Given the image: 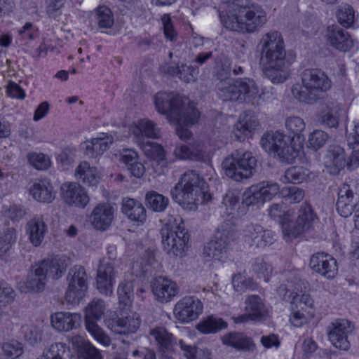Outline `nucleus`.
Here are the masks:
<instances>
[{
    "mask_svg": "<svg viewBox=\"0 0 359 359\" xmlns=\"http://www.w3.org/2000/svg\"><path fill=\"white\" fill-rule=\"evenodd\" d=\"M259 64L264 75L273 83L285 82L290 76L286 50L281 34L271 31L260 40Z\"/></svg>",
    "mask_w": 359,
    "mask_h": 359,
    "instance_id": "nucleus-1",
    "label": "nucleus"
},
{
    "mask_svg": "<svg viewBox=\"0 0 359 359\" xmlns=\"http://www.w3.org/2000/svg\"><path fill=\"white\" fill-rule=\"evenodd\" d=\"M223 26L230 31L252 34L259 30L267 22L263 8L257 3L240 1L229 3L225 13L219 14Z\"/></svg>",
    "mask_w": 359,
    "mask_h": 359,
    "instance_id": "nucleus-2",
    "label": "nucleus"
},
{
    "mask_svg": "<svg viewBox=\"0 0 359 359\" xmlns=\"http://www.w3.org/2000/svg\"><path fill=\"white\" fill-rule=\"evenodd\" d=\"M170 193L176 203L189 210H196L198 204L211 199V194L201 185L199 175L194 170L185 172Z\"/></svg>",
    "mask_w": 359,
    "mask_h": 359,
    "instance_id": "nucleus-3",
    "label": "nucleus"
},
{
    "mask_svg": "<svg viewBox=\"0 0 359 359\" xmlns=\"http://www.w3.org/2000/svg\"><path fill=\"white\" fill-rule=\"evenodd\" d=\"M157 111L166 115L170 121L196 123L200 116L198 109L187 98L174 93L159 92L154 97Z\"/></svg>",
    "mask_w": 359,
    "mask_h": 359,
    "instance_id": "nucleus-4",
    "label": "nucleus"
},
{
    "mask_svg": "<svg viewBox=\"0 0 359 359\" xmlns=\"http://www.w3.org/2000/svg\"><path fill=\"white\" fill-rule=\"evenodd\" d=\"M302 86H295L292 92L300 102L312 104L320 99V93L331 88V81L319 69H306L302 73Z\"/></svg>",
    "mask_w": 359,
    "mask_h": 359,
    "instance_id": "nucleus-5",
    "label": "nucleus"
},
{
    "mask_svg": "<svg viewBox=\"0 0 359 359\" xmlns=\"http://www.w3.org/2000/svg\"><path fill=\"white\" fill-rule=\"evenodd\" d=\"M257 160L250 151H235L222 163L224 174L233 181L241 182L254 175Z\"/></svg>",
    "mask_w": 359,
    "mask_h": 359,
    "instance_id": "nucleus-6",
    "label": "nucleus"
},
{
    "mask_svg": "<svg viewBox=\"0 0 359 359\" xmlns=\"http://www.w3.org/2000/svg\"><path fill=\"white\" fill-rule=\"evenodd\" d=\"M237 233L232 223H222L217 229L215 236L203 248V255L210 260L224 262L231 244L236 240Z\"/></svg>",
    "mask_w": 359,
    "mask_h": 359,
    "instance_id": "nucleus-7",
    "label": "nucleus"
},
{
    "mask_svg": "<svg viewBox=\"0 0 359 359\" xmlns=\"http://www.w3.org/2000/svg\"><path fill=\"white\" fill-rule=\"evenodd\" d=\"M163 250L169 255L182 256L187 248L189 235L182 218H174L161 230Z\"/></svg>",
    "mask_w": 359,
    "mask_h": 359,
    "instance_id": "nucleus-8",
    "label": "nucleus"
},
{
    "mask_svg": "<svg viewBox=\"0 0 359 359\" xmlns=\"http://www.w3.org/2000/svg\"><path fill=\"white\" fill-rule=\"evenodd\" d=\"M260 144L267 153L277 156L281 162L292 163L297 157L295 149L289 144V138L281 133L269 132L264 134Z\"/></svg>",
    "mask_w": 359,
    "mask_h": 359,
    "instance_id": "nucleus-9",
    "label": "nucleus"
},
{
    "mask_svg": "<svg viewBox=\"0 0 359 359\" xmlns=\"http://www.w3.org/2000/svg\"><path fill=\"white\" fill-rule=\"evenodd\" d=\"M319 222V218L312 206L305 203L299 209L296 220L290 219L289 224L283 225V233L290 239L305 233H311L315 230Z\"/></svg>",
    "mask_w": 359,
    "mask_h": 359,
    "instance_id": "nucleus-10",
    "label": "nucleus"
},
{
    "mask_svg": "<svg viewBox=\"0 0 359 359\" xmlns=\"http://www.w3.org/2000/svg\"><path fill=\"white\" fill-rule=\"evenodd\" d=\"M105 309V304L102 299H93L86 308L85 320L86 329L93 338L104 346H108L111 343L110 338L96 323L102 318Z\"/></svg>",
    "mask_w": 359,
    "mask_h": 359,
    "instance_id": "nucleus-11",
    "label": "nucleus"
},
{
    "mask_svg": "<svg viewBox=\"0 0 359 359\" xmlns=\"http://www.w3.org/2000/svg\"><path fill=\"white\" fill-rule=\"evenodd\" d=\"M67 289L65 299L69 304H79L86 296L88 290V274L81 265L72 267L67 276Z\"/></svg>",
    "mask_w": 359,
    "mask_h": 359,
    "instance_id": "nucleus-12",
    "label": "nucleus"
},
{
    "mask_svg": "<svg viewBox=\"0 0 359 359\" xmlns=\"http://www.w3.org/2000/svg\"><path fill=\"white\" fill-rule=\"evenodd\" d=\"M106 326L114 334L128 335L137 332L141 321L134 312L118 311L110 312L104 320Z\"/></svg>",
    "mask_w": 359,
    "mask_h": 359,
    "instance_id": "nucleus-13",
    "label": "nucleus"
},
{
    "mask_svg": "<svg viewBox=\"0 0 359 359\" xmlns=\"http://www.w3.org/2000/svg\"><path fill=\"white\" fill-rule=\"evenodd\" d=\"M353 329L352 323L346 319L334 320L327 327L328 339L336 348L348 350L350 347L348 336Z\"/></svg>",
    "mask_w": 359,
    "mask_h": 359,
    "instance_id": "nucleus-14",
    "label": "nucleus"
},
{
    "mask_svg": "<svg viewBox=\"0 0 359 359\" xmlns=\"http://www.w3.org/2000/svg\"><path fill=\"white\" fill-rule=\"evenodd\" d=\"M358 187L355 183H344L339 187L336 203L337 210L343 217L352 215L359 201Z\"/></svg>",
    "mask_w": 359,
    "mask_h": 359,
    "instance_id": "nucleus-15",
    "label": "nucleus"
},
{
    "mask_svg": "<svg viewBox=\"0 0 359 359\" xmlns=\"http://www.w3.org/2000/svg\"><path fill=\"white\" fill-rule=\"evenodd\" d=\"M203 310V303L198 298L186 296L175 304L174 314L179 320L188 323L197 319Z\"/></svg>",
    "mask_w": 359,
    "mask_h": 359,
    "instance_id": "nucleus-16",
    "label": "nucleus"
},
{
    "mask_svg": "<svg viewBox=\"0 0 359 359\" xmlns=\"http://www.w3.org/2000/svg\"><path fill=\"white\" fill-rule=\"evenodd\" d=\"M149 339L156 346L161 355H175L176 339L164 327L150 329Z\"/></svg>",
    "mask_w": 359,
    "mask_h": 359,
    "instance_id": "nucleus-17",
    "label": "nucleus"
},
{
    "mask_svg": "<svg viewBox=\"0 0 359 359\" xmlns=\"http://www.w3.org/2000/svg\"><path fill=\"white\" fill-rule=\"evenodd\" d=\"M116 275L114 262L103 259L98 266L96 278V287L101 294L108 296L112 293Z\"/></svg>",
    "mask_w": 359,
    "mask_h": 359,
    "instance_id": "nucleus-18",
    "label": "nucleus"
},
{
    "mask_svg": "<svg viewBox=\"0 0 359 359\" xmlns=\"http://www.w3.org/2000/svg\"><path fill=\"white\" fill-rule=\"evenodd\" d=\"M61 194L64 201L69 205L84 208L90 198L85 188L77 182H65L61 186Z\"/></svg>",
    "mask_w": 359,
    "mask_h": 359,
    "instance_id": "nucleus-19",
    "label": "nucleus"
},
{
    "mask_svg": "<svg viewBox=\"0 0 359 359\" xmlns=\"http://www.w3.org/2000/svg\"><path fill=\"white\" fill-rule=\"evenodd\" d=\"M310 268L327 279L335 277L338 271L336 259L324 252L313 254L309 262Z\"/></svg>",
    "mask_w": 359,
    "mask_h": 359,
    "instance_id": "nucleus-20",
    "label": "nucleus"
},
{
    "mask_svg": "<svg viewBox=\"0 0 359 359\" xmlns=\"http://www.w3.org/2000/svg\"><path fill=\"white\" fill-rule=\"evenodd\" d=\"M245 242L250 246L263 248L272 243L273 234L257 224H250L243 229Z\"/></svg>",
    "mask_w": 359,
    "mask_h": 359,
    "instance_id": "nucleus-21",
    "label": "nucleus"
},
{
    "mask_svg": "<svg viewBox=\"0 0 359 359\" xmlns=\"http://www.w3.org/2000/svg\"><path fill=\"white\" fill-rule=\"evenodd\" d=\"M151 287L156 299L162 303L171 301L179 292L176 283L163 276L156 277L151 282Z\"/></svg>",
    "mask_w": 359,
    "mask_h": 359,
    "instance_id": "nucleus-22",
    "label": "nucleus"
},
{
    "mask_svg": "<svg viewBox=\"0 0 359 359\" xmlns=\"http://www.w3.org/2000/svg\"><path fill=\"white\" fill-rule=\"evenodd\" d=\"M327 39L332 46L342 52L350 50L354 45L350 34L338 26L328 27Z\"/></svg>",
    "mask_w": 359,
    "mask_h": 359,
    "instance_id": "nucleus-23",
    "label": "nucleus"
},
{
    "mask_svg": "<svg viewBox=\"0 0 359 359\" xmlns=\"http://www.w3.org/2000/svg\"><path fill=\"white\" fill-rule=\"evenodd\" d=\"M114 208L108 204H100L94 208L90 221L97 230L105 231L111 225L114 219Z\"/></svg>",
    "mask_w": 359,
    "mask_h": 359,
    "instance_id": "nucleus-24",
    "label": "nucleus"
},
{
    "mask_svg": "<svg viewBox=\"0 0 359 359\" xmlns=\"http://www.w3.org/2000/svg\"><path fill=\"white\" fill-rule=\"evenodd\" d=\"M259 124L257 116L251 111L241 114L234 126L236 138L241 141L248 137Z\"/></svg>",
    "mask_w": 359,
    "mask_h": 359,
    "instance_id": "nucleus-25",
    "label": "nucleus"
},
{
    "mask_svg": "<svg viewBox=\"0 0 359 359\" xmlns=\"http://www.w3.org/2000/svg\"><path fill=\"white\" fill-rule=\"evenodd\" d=\"M53 327L60 332H69L79 326L81 316L77 313L57 312L50 317Z\"/></svg>",
    "mask_w": 359,
    "mask_h": 359,
    "instance_id": "nucleus-26",
    "label": "nucleus"
},
{
    "mask_svg": "<svg viewBox=\"0 0 359 359\" xmlns=\"http://www.w3.org/2000/svg\"><path fill=\"white\" fill-rule=\"evenodd\" d=\"M48 231V226L43 215L36 216L31 219L26 224V233L31 243L39 246Z\"/></svg>",
    "mask_w": 359,
    "mask_h": 359,
    "instance_id": "nucleus-27",
    "label": "nucleus"
},
{
    "mask_svg": "<svg viewBox=\"0 0 359 359\" xmlns=\"http://www.w3.org/2000/svg\"><path fill=\"white\" fill-rule=\"evenodd\" d=\"M221 340L224 345L238 351H253L255 347L252 339L243 332H229L224 334Z\"/></svg>",
    "mask_w": 359,
    "mask_h": 359,
    "instance_id": "nucleus-28",
    "label": "nucleus"
},
{
    "mask_svg": "<svg viewBox=\"0 0 359 359\" xmlns=\"http://www.w3.org/2000/svg\"><path fill=\"white\" fill-rule=\"evenodd\" d=\"M39 265L47 278L58 279L65 272L68 263L65 257L57 255L40 262Z\"/></svg>",
    "mask_w": 359,
    "mask_h": 359,
    "instance_id": "nucleus-29",
    "label": "nucleus"
},
{
    "mask_svg": "<svg viewBox=\"0 0 359 359\" xmlns=\"http://www.w3.org/2000/svg\"><path fill=\"white\" fill-rule=\"evenodd\" d=\"M74 177L79 182L93 187L99 183L100 173L96 167L91 166L88 162L84 161L76 168Z\"/></svg>",
    "mask_w": 359,
    "mask_h": 359,
    "instance_id": "nucleus-30",
    "label": "nucleus"
},
{
    "mask_svg": "<svg viewBox=\"0 0 359 359\" xmlns=\"http://www.w3.org/2000/svg\"><path fill=\"white\" fill-rule=\"evenodd\" d=\"M245 311L251 316V320H265L269 312L262 299L258 295H250L245 301Z\"/></svg>",
    "mask_w": 359,
    "mask_h": 359,
    "instance_id": "nucleus-31",
    "label": "nucleus"
},
{
    "mask_svg": "<svg viewBox=\"0 0 359 359\" xmlns=\"http://www.w3.org/2000/svg\"><path fill=\"white\" fill-rule=\"evenodd\" d=\"M122 212L133 222L142 224L146 221V209L140 201L133 198H127L123 201Z\"/></svg>",
    "mask_w": 359,
    "mask_h": 359,
    "instance_id": "nucleus-32",
    "label": "nucleus"
},
{
    "mask_svg": "<svg viewBox=\"0 0 359 359\" xmlns=\"http://www.w3.org/2000/svg\"><path fill=\"white\" fill-rule=\"evenodd\" d=\"M113 142L114 138L111 135L102 134L101 137L85 142V153L90 157L97 158L109 149Z\"/></svg>",
    "mask_w": 359,
    "mask_h": 359,
    "instance_id": "nucleus-33",
    "label": "nucleus"
},
{
    "mask_svg": "<svg viewBox=\"0 0 359 359\" xmlns=\"http://www.w3.org/2000/svg\"><path fill=\"white\" fill-rule=\"evenodd\" d=\"M135 142L144 141V137L158 139L160 137L159 129L154 122L149 119H141L132 128Z\"/></svg>",
    "mask_w": 359,
    "mask_h": 359,
    "instance_id": "nucleus-34",
    "label": "nucleus"
},
{
    "mask_svg": "<svg viewBox=\"0 0 359 359\" xmlns=\"http://www.w3.org/2000/svg\"><path fill=\"white\" fill-rule=\"evenodd\" d=\"M29 193L39 202L50 203L55 198L53 187L48 180L34 183L29 188Z\"/></svg>",
    "mask_w": 359,
    "mask_h": 359,
    "instance_id": "nucleus-35",
    "label": "nucleus"
},
{
    "mask_svg": "<svg viewBox=\"0 0 359 359\" xmlns=\"http://www.w3.org/2000/svg\"><path fill=\"white\" fill-rule=\"evenodd\" d=\"M343 115L347 120L346 113L341 107L339 106L327 107L321 112L319 121L325 128H337L339 126V119Z\"/></svg>",
    "mask_w": 359,
    "mask_h": 359,
    "instance_id": "nucleus-36",
    "label": "nucleus"
},
{
    "mask_svg": "<svg viewBox=\"0 0 359 359\" xmlns=\"http://www.w3.org/2000/svg\"><path fill=\"white\" fill-rule=\"evenodd\" d=\"M47 283V277L39 264L34 265L29 272L26 281L28 290L39 292L43 291Z\"/></svg>",
    "mask_w": 359,
    "mask_h": 359,
    "instance_id": "nucleus-37",
    "label": "nucleus"
},
{
    "mask_svg": "<svg viewBox=\"0 0 359 359\" xmlns=\"http://www.w3.org/2000/svg\"><path fill=\"white\" fill-rule=\"evenodd\" d=\"M227 327V323L222 318L211 315L202 320L196 325V329L203 334H215Z\"/></svg>",
    "mask_w": 359,
    "mask_h": 359,
    "instance_id": "nucleus-38",
    "label": "nucleus"
},
{
    "mask_svg": "<svg viewBox=\"0 0 359 359\" xmlns=\"http://www.w3.org/2000/svg\"><path fill=\"white\" fill-rule=\"evenodd\" d=\"M239 92L237 95L238 101L243 102H252L258 93V87L255 82L250 79H238Z\"/></svg>",
    "mask_w": 359,
    "mask_h": 359,
    "instance_id": "nucleus-39",
    "label": "nucleus"
},
{
    "mask_svg": "<svg viewBox=\"0 0 359 359\" xmlns=\"http://www.w3.org/2000/svg\"><path fill=\"white\" fill-rule=\"evenodd\" d=\"M146 205L154 212L165 211L169 204V199L155 191H150L145 196Z\"/></svg>",
    "mask_w": 359,
    "mask_h": 359,
    "instance_id": "nucleus-40",
    "label": "nucleus"
},
{
    "mask_svg": "<svg viewBox=\"0 0 359 359\" xmlns=\"http://www.w3.org/2000/svg\"><path fill=\"white\" fill-rule=\"evenodd\" d=\"M330 165L334 167V172L338 173L346 166L345 151L343 147L339 145H332L330 147L327 156Z\"/></svg>",
    "mask_w": 359,
    "mask_h": 359,
    "instance_id": "nucleus-41",
    "label": "nucleus"
},
{
    "mask_svg": "<svg viewBox=\"0 0 359 359\" xmlns=\"http://www.w3.org/2000/svg\"><path fill=\"white\" fill-rule=\"evenodd\" d=\"M178 344L187 359H211V351L207 348H199L188 345L182 340H180Z\"/></svg>",
    "mask_w": 359,
    "mask_h": 359,
    "instance_id": "nucleus-42",
    "label": "nucleus"
},
{
    "mask_svg": "<svg viewBox=\"0 0 359 359\" xmlns=\"http://www.w3.org/2000/svg\"><path fill=\"white\" fill-rule=\"evenodd\" d=\"M269 215L271 218L277 221L283 230V225L289 224L292 214L287 210L284 204L273 203L269 209Z\"/></svg>",
    "mask_w": 359,
    "mask_h": 359,
    "instance_id": "nucleus-43",
    "label": "nucleus"
},
{
    "mask_svg": "<svg viewBox=\"0 0 359 359\" xmlns=\"http://www.w3.org/2000/svg\"><path fill=\"white\" fill-rule=\"evenodd\" d=\"M95 19L100 29H110L114 24L112 11L106 6H100L95 10Z\"/></svg>",
    "mask_w": 359,
    "mask_h": 359,
    "instance_id": "nucleus-44",
    "label": "nucleus"
},
{
    "mask_svg": "<svg viewBox=\"0 0 359 359\" xmlns=\"http://www.w3.org/2000/svg\"><path fill=\"white\" fill-rule=\"evenodd\" d=\"M310 171L302 166H292L288 168L284 175L285 182L302 183L309 177Z\"/></svg>",
    "mask_w": 359,
    "mask_h": 359,
    "instance_id": "nucleus-45",
    "label": "nucleus"
},
{
    "mask_svg": "<svg viewBox=\"0 0 359 359\" xmlns=\"http://www.w3.org/2000/svg\"><path fill=\"white\" fill-rule=\"evenodd\" d=\"M69 348L64 343H55L52 344L39 359H69Z\"/></svg>",
    "mask_w": 359,
    "mask_h": 359,
    "instance_id": "nucleus-46",
    "label": "nucleus"
},
{
    "mask_svg": "<svg viewBox=\"0 0 359 359\" xmlns=\"http://www.w3.org/2000/svg\"><path fill=\"white\" fill-rule=\"evenodd\" d=\"M16 238V231L14 228H7L0 236V259H4L9 252Z\"/></svg>",
    "mask_w": 359,
    "mask_h": 359,
    "instance_id": "nucleus-47",
    "label": "nucleus"
},
{
    "mask_svg": "<svg viewBox=\"0 0 359 359\" xmlns=\"http://www.w3.org/2000/svg\"><path fill=\"white\" fill-rule=\"evenodd\" d=\"M264 203L271 200L277 194H280L279 184L271 181H263L255 184Z\"/></svg>",
    "mask_w": 359,
    "mask_h": 359,
    "instance_id": "nucleus-48",
    "label": "nucleus"
},
{
    "mask_svg": "<svg viewBox=\"0 0 359 359\" xmlns=\"http://www.w3.org/2000/svg\"><path fill=\"white\" fill-rule=\"evenodd\" d=\"M291 306L305 311L309 316H312L311 309L313 306V300L309 294H298L292 296L290 301Z\"/></svg>",
    "mask_w": 359,
    "mask_h": 359,
    "instance_id": "nucleus-49",
    "label": "nucleus"
},
{
    "mask_svg": "<svg viewBox=\"0 0 359 359\" xmlns=\"http://www.w3.org/2000/svg\"><path fill=\"white\" fill-rule=\"evenodd\" d=\"M137 144L147 157L156 160L163 158L164 150L160 144L150 141H139Z\"/></svg>",
    "mask_w": 359,
    "mask_h": 359,
    "instance_id": "nucleus-50",
    "label": "nucleus"
},
{
    "mask_svg": "<svg viewBox=\"0 0 359 359\" xmlns=\"http://www.w3.org/2000/svg\"><path fill=\"white\" fill-rule=\"evenodd\" d=\"M233 79L227 77L221 79L216 85L217 94L223 101H233Z\"/></svg>",
    "mask_w": 359,
    "mask_h": 359,
    "instance_id": "nucleus-51",
    "label": "nucleus"
},
{
    "mask_svg": "<svg viewBox=\"0 0 359 359\" xmlns=\"http://www.w3.org/2000/svg\"><path fill=\"white\" fill-rule=\"evenodd\" d=\"M252 271L257 274V278H263L265 282L269 280L272 273L271 264L266 262L263 258L257 257L255 259L251 266Z\"/></svg>",
    "mask_w": 359,
    "mask_h": 359,
    "instance_id": "nucleus-52",
    "label": "nucleus"
},
{
    "mask_svg": "<svg viewBox=\"0 0 359 359\" xmlns=\"http://www.w3.org/2000/svg\"><path fill=\"white\" fill-rule=\"evenodd\" d=\"M173 154L177 158L180 160L190 159L199 161L203 157V153L201 149L191 151L189 147L184 144L177 146Z\"/></svg>",
    "mask_w": 359,
    "mask_h": 359,
    "instance_id": "nucleus-53",
    "label": "nucleus"
},
{
    "mask_svg": "<svg viewBox=\"0 0 359 359\" xmlns=\"http://www.w3.org/2000/svg\"><path fill=\"white\" fill-rule=\"evenodd\" d=\"M282 197L290 203H299L304 197V191L296 186L283 187L280 190Z\"/></svg>",
    "mask_w": 359,
    "mask_h": 359,
    "instance_id": "nucleus-54",
    "label": "nucleus"
},
{
    "mask_svg": "<svg viewBox=\"0 0 359 359\" xmlns=\"http://www.w3.org/2000/svg\"><path fill=\"white\" fill-rule=\"evenodd\" d=\"M354 11L351 6L342 5L337 13L338 22L344 27H350L354 22Z\"/></svg>",
    "mask_w": 359,
    "mask_h": 359,
    "instance_id": "nucleus-55",
    "label": "nucleus"
},
{
    "mask_svg": "<svg viewBox=\"0 0 359 359\" xmlns=\"http://www.w3.org/2000/svg\"><path fill=\"white\" fill-rule=\"evenodd\" d=\"M1 349L7 359H15L23 353L22 344L15 340L4 343Z\"/></svg>",
    "mask_w": 359,
    "mask_h": 359,
    "instance_id": "nucleus-56",
    "label": "nucleus"
},
{
    "mask_svg": "<svg viewBox=\"0 0 359 359\" xmlns=\"http://www.w3.org/2000/svg\"><path fill=\"white\" fill-rule=\"evenodd\" d=\"M329 138L327 133L321 130H315L309 136L308 147L317 151L323 147Z\"/></svg>",
    "mask_w": 359,
    "mask_h": 359,
    "instance_id": "nucleus-57",
    "label": "nucleus"
},
{
    "mask_svg": "<svg viewBox=\"0 0 359 359\" xmlns=\"http://www.w3.org/2000/svg\"><path fill=\"white\" fill-rule=\"evenodd\" d=\"M232 284L234 290L238 292H244L248 290H253L256 287V284L252 278L244 277L241 274L233 277Z\"/></svg>",
    "mask_w": 359,
    "mask_h": 359,
    "instance_id": "nucleus-58",
    "label": "nucleus"
},
{
    "mask_svg": "<svg viewBox=\"0 0 359 359\" xmlns=\"http://www.w3.org/2000/svg\"><path fill=\"white\" fill-rule=\"evenodd\" d=\"M15 297L14 290L7 283L0 281V308L12 304Z\"/></svg>",
    "mask_w": 359,
    "mask_h": 359,
    "instance_id": "nucleus-59",
    "label": "nucleus"
},
{
    "mask_svg": "<svg viewBox=\"0 0 359 359\" xmlns=\"http://www.w3.org/2000/svg\"><path fill=\"white\" fill-rule=\"evenodd\" d=\"M285 128L291 134L298 137L304 131L306 124L299 116H290L285 120Z\"/></svg>",
    "mask_w": 359,
    "mask_h": 359,
    "instance_id": "nucleus-60",
    "label": "nucleus"
},
{
    "mask_svg": "<svg viewBox=\"0 0 359 359\" xmlns=\"http://www.w3.org/2000/svg\"><path fill=\"white\" fill-rule=\"evenodd\" d=\"M119 302L127 305L133 297V284L131 281L121 282L117 290Z\"/></svg>",
    "mask_w": 359,
    "mask_h": 359,
    "instance_id": "nucleus-61",
    "label": "nucleus"
},
{
    "mask_svg": "<svg viewBox=\"0 0 359 359\" xmlns=\"http://www.w3.org/2000/svg\"><path fill=\"white\" fill-rule=\"evenodd\" d=\"M260 203H264L263 199L262 198L256 185H252L243 194V204L246 206H250Z\"/></svg>",
    "mask_w": 359,
    "mask_h": 359,
    "instance_id": "nucleus-62",
    "label": "nucleus"
},
{
    "mask_svg": "<svg viewBox=\"0 0 359 359\" xmlns=\"http://www.w3.org/2000/svg\"><path fill=\"white\" fill-rule=\"evenodd\" d=\"M28 160L29 163L37 170H46L50 165L49 158L43 154H29Z\"/></svg>",
    "mask_w": 359,
    "mask_h": 359,
    "instance_id": "nucleus-63",
    "label": "nucleus"
},
{
    "mask_svg": "<svg viewBox=\"0 0 359 359\" xmlns=\"http://www.w3.org/2000/svg\"><path fill=\"white\" fill-rule=\"evenodd\" d=\"M21 330L24 334L25 339L31 344H34L41 339L40 330L35 325H27L22 326Z\"/></svg>",
    "mask_w": 359,
    "mask_h": 359,
    "instance_id": "nucleus-64",
    "label": "nucleus"
}]
</instances>
